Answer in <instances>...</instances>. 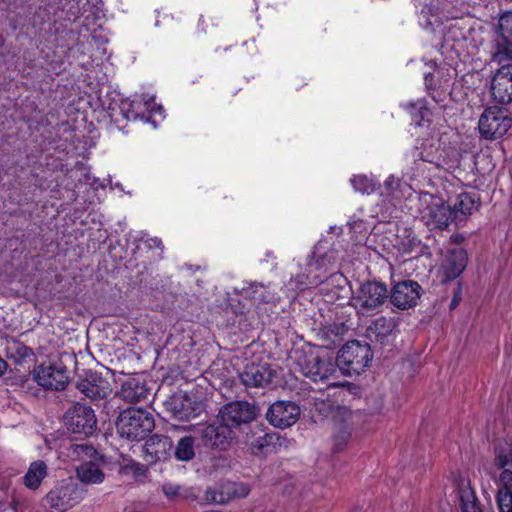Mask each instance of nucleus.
Wrapping results in <instances>:
<instances>
[{
	"label": "nucleus",
	"instance_id": "obj_1",
	"mask_svg": "<svg viewBox=\"0 0 512 512\" xmlns=\"http://www.w3.org/2000/svg\"><path fill=\"white\" fill-rule=\"evenodd\" d=\"M335 263L333 252L321 253L318 247L308 256L302 272L291 278L289 285L295 291H303L316 287L323 282V278L330 272Z\"/></svg>",
	"mask_w": 512,
	"mask_h": 512
},
{
	"label": "nucleus",
	"instance_id": "obj_2",
	"mask_svg": "<svg viewBox=\"0 0 512 512\" xmlns=\"http://www.w3.org/2000/svg\"><path fill=\"white\" fill-rule=\"evenodd\" d=\"M154 424L153 416L146 410L129 408L120 413L116 426L121 437L138 441L152 431Z\"/></svg>",
	"mask_w": 512,
	"mask_h": 512
},
{
	"label": "nucleus",
	"instance_id": "obj_3",
	"mask_svg": "<svg viewBox=\"0 0 512 512\" xmlns=\"http://www.w3.org/2000/svg\"><path fill=\"white\" fill-rule=\"evenodd\" d=\"M419 214L430 230L446 229L453 221L451 206L439 196L428 192L419 195Z\"/></svg>",
	"mask_w": 512,
	"mask_h": 512
},
{
	"label": "nucleus",
	"instance_id": "obj_4",
	"mask_svg": "<svg viewBox=\"0 0 512 512\" xmlns=\"http://www.w3.org/2000/svg\"><path fill=\"white\" fill-rule=\"evenodd\" d=\"M372 357L373 355L368 343L352 340L339 350L336 365L344 374L359 375L368 367Z\"/></svg>",
	"mask_w": 512,
	"mask_h": 512
},
{
	"label": "nucleus",
	"instance_id": "obj_5",
	"mask_svg": "<svg viewBox=\"0 0 512 512\" xmlns=\"http://www.w3.org/2000/svg\"><path fill=\"white\" fill-rule=\"evenodd\" d=\"M511 126L512 118L496 106L486 108L478 122L480 134L487 140L501 138Z\"/></svg>",
	"mask_w": 512,
	"mask_h": 512
},
{
	"label": "nucleus",
	"instance_id": "obj_6",
	"mask_svg": "<svg viewBox=\"0 0 512 512\" xmlns=\"http://www.w3.org/2000/svg\"><path fill=\"white\" fill-rule=\"evenodd\" d=\"M32 376L39 386L52 391L64 390L69 382L68 370L62 363H41L34 367Z\"/></svg>",
	"mask_w": 512,
	"mask_h": 512
},
{
	"label": "nucleus",
	"instance_id": "obj_7",
	"mask_svg": "<svg viewBox=\"0 0 512 512\" xmlns=\"http://www.w3.org/2000/svg\"><path fill=\"white\" fill-rule=\"evenodd\" d=\"M258 415V409L248 401H232L223 405L218 412V419L231 429L252 422Z\"/></svg>",
	"mask_w": 512,
	"mask_h": 512
},
{
	"label": "nucleus",
	"instance_id": "obj_8",
	"mask_svg": "<svg viewBox=\"0 0 512 512\" xmlns=\"http://www.w3.org/2000/svg\"><path fill=\"white\" fill-rule=\"evenodd\" d=\"M65 424L74 434L90 436L96 430L97 418L91 407L76 403L66 411Z\"/></svg>",
	"mask_w": 512,
	"mask_h": 512
},
{
	"label": "nucleus",
	"instance_id": "obj_9",
	"mask_svg": "<svg viewBox=\"0 0 512 512\" xmlns=\"http://www.w3.org/2000/svg\"><path fill=\"white\" fill-rule=\"evenodd\" d=\"M85 491L73 482L61 483L53 488L45 497L46 503L56 512H64L81 502Z\"/></svg>",
	"mask_w": 512,
	"mask_h": 512
},
{
	"label": "nucleus",
	"instance_id": "obj_10",
	"mask_svg": "<svg viewBox=\"0 0 512 512\" xmlns=\"http://www.w3.org/2000/svg\"><path fill=\"white\" fill-rule=\"evenodd\" d=\"M512 59V11L505 12L498 21V35L493 42L491 60L495 63Z\"/></svg>",
	"mask_w": 512,
	"mask_h": 512
},
{
	"label": "nucleus",
	"instance_id": "obj_11",
	"mask_svg": "<svg viewBox=\"0 0 512 512\" xmlns=\"http://www.w3.org/2000/svg\"><path fill=\"white\" fill-rule=\"evenodd\" d=\"M490 83V94L494 102L507 105L512 102V59L498 63Z\"/></svg>",
	"mask_w": 512,
	"mask_h": 512
},
{
	"label": "nucleus",
	"instance_id": "obj_12",
	"mask_svg": "<svg viewBox=\"0 0 512 512\" xmlns=\"http://www.w3.org/2000/svg\"><path fill=\"white\" fill-rule=\"evenodd\" d=\"M388 298L385 284L377 281L363 283L354 297L356 307L364 311H375L382 306Z\"/></svg>",
	"mask_w": 512,
	"mask_h": 512
},
{
	"label": "nucleus",
	"instance_id": "obj_13",
	"mask_svg": "<svg viewBox=\"0 0 512 512\" xmlns=\"http://www.w3.org/2000/svg\"><path fill=\"white\" fill-rule=\"evenodd\" d=\"M298 366L300 372L314 382L329 381L338 372L336 362L312 354L305 357L303 362H299Z\"/></svg>",
	"mask_w": 512,
	"mask_h": 512
},
{
	"label": "nucleus",
	"instance_id": "obj_14",
	"mask_svg": "<svg viewBox=\"0 0 512 512\" xmlns=\"http://www.w3.org/2000/svg\"><path fill=\"white\" fill-rule=\"evenodd\" d=\"M301 414L300 407L292 401H276L266 413V419L275 428L286 429L295 424Z\"/></svg>",
	"mask_w": 512,
	"mask_h": 512
},
{
	"label": "nucleus",
	"instance_id": "obj_15",
	"mask_svg": "<svg viewBox=\"0 0 512 512\" xmlns=\"http://www.w3.org/2000/svg\"><path fill=\"white\" fill-rule=\"evenodd\" d=\"M421 291L422 288L416 281L404 280L393 286L390 301L398 309H409L417 304Z\"/></svg>",
	"mask_w": 512,
	"mask_h": 512
},
{
	"label": "nucleus",
	"instance_id": "obj_16",
	"mask_svg": "<svg viewBox=\"0 0 512 512\" xmlns=\"http://www.w3.org/2000/svg\"><path fill=\"white\" fill-rule=\"evenodd\" d=\"M164 406L174 419L180 421H189L197 417L201 411L198 403L181 393L170 396L164 402Z\"/></svg>",
	"mask_w": 512,
	"mask_h": 512
},
{
	"label": "nucleus",
	"instance_id": "obj_17",
	"mask_svg": "<svg viewBox=\"0 0 512 512\" xmlns=\"http://www.w3.org/2000/svg\"><path fill=\"white\" fill-rule=\"evenodd\" d=\"M76 388L91 399L105 398L112 390L108 380L91 370L86 371L84 377L76 382Z\"/></svg>",
	"mask_w": 512,
	"mask_h": 512
},
{
	"label": "nucleus",
	"instance_id": "obj_18",
	"mask_svg": "<svg viewBox=\"0 0 512 512\" xmlns=\"http://www.w3.org/2000/svg\"><path fill=\"white\" fill-rule=\"evenodd\" d=\"M173 442L170 437L154 434L143 445L144 460L149 464L165 461L170 458Z\"/></svg>",
	"mask_w": 512,
	"mask_h": 512
},
{
	"label": "nucleus",
	"instance_id": "obj_19",
	"mask_svg": "<svg viewBox=\"0 0 512 512\" xmlns=\"http://www.w3.org/2000/svg\"><path fill=\"white\" fill-rule=\"evenodd\" d=\"M274 374L267 365H249L240 373L241 382L246 387H263L268 385Z\"/></svg>",
	"mask_w": 512,
	"mask_h": 512
},
{
	"label": "nucleus",
	"instance_id": "obj_20",
	"mask_svg": "<svg viewBox=\"0 0 512 512\" xmlns=\"http://www.w3.org/2000/svg\"><path fill=\"white\" fill-rule=\"evenodd\" d=\"M480 206L479 198L472 193H460L453 206L451 214L454 222L463 221L468 215L473 214Z\"/></svg>",
	"mask_w": 512,
	"mask_h": 512
},
{
	"label": "nucleus",
	"instance_id": "obj_21",
	"mask_svg": "<svg viewBox=\"0 0 512 512\" xmlns=\"http://www.w3.org/2000/svg\"><path fill=\"white\" fill-rule=\"evenodd\" d=\"M150 393L146 382L138 376L129 377L121 386L120 396L131 403L146 400Z\"/></svg>",
	"mask_w": 512,
	"mask_h": 512
},
{
	"label": "nucleus",
	"instance_id": "obj_22",
	"mask_svg": "<svg viewBox=\"0 0 512 512\" xmlns=\"http://www.w3.org/2000/svg\"><path fill=\"white\" fill-rule=\"evenodd\" d=\"M467 253L462 248L451 250L443 263V272L446 281L456 279L466 268Z\"/></svg>",
	"mask_w": 512,
	"mask_h": 512
},
{
	"label": "nucleus",
	"instance_id": "obj_23",
	"mask_svg": "<svg viewBox=\"0 0 512 512\" xmlns=\"http://www.w3.org/2000/svg\"><path fill=\"white\" fill-rule=\"evenodd\" d=\"M202 437L206 444L225 449L232 439V429L224 424H211L202 430Z\"/></svg>",
	"mask_w": 512,
	"mask_h": 512
},
{
	"label": "nucleus",
	"instance_id": "obj_24",
	"mask_svg": "<svg viewBox=\"0 0 512 512\" xmlns=\"http://www.w3.org/2000/svg\"><path fill=\"white\" fill-rule=\"evenodd\" d=\"M106 464L102 455V460H92L90 462L81 463L77 467L76 473L79 480L86 484H100L104 481L105 474L102 467Z\"/></svg>",
	"mask_w": 512,
	"mask_h": 512
},
{
	"label": "nucleus",
	"instance_id": "obj_25",
	"mask_svg": "<svg viewBox=\"0 0 512 512\" xmlns=\"http://www.w3.org/2000/svg\"><path fill=\"white\" fill-rule=\"evenodd\" d=\"M395 328L392 318L384 316L375 319L366 329L365 336L371 342L384 344Z\"/></svg>",
	"mask_w": 512,
	"mask_h": 512
},
{
	"label": "nucleus",
	"instance_id": "obj_26",
	"mask_svg": "<svg viewBox=\"0 0 512 512\" xmlns=\"http://www.w3.org/2000/svg\"><path fill=\"white\" fill-rule=\"evenodd\" d=\"M243 295L257 303L276 304L280 300L274 289L258 282L250 283L247 287H244Z\"/></svg>",
	"mask_w": 512,
	"mask_h": 512
},
{
	"label": "nucleus",
	"instance_id": "obj_27",
	"mask_svg": "<svg viewBox=\"0 0 512 512\" xmlns=\"http://www.w3.org/2000/svg\"><path fill=\"white\" fill-rule=\"evenodd\" d=\"M47 475V464L43 460L33 461L23 477V484L30 490H37Z\"/></svg>",
	"mask_w": 512,
	"mask_h": 512
},
{
	"label": "nucleus",
	"instance_id": "obj_28",
	"mask_svg": "<svg viewBox=\"0 0 512 512\" xmlns=\"http://www.w3.org/2000/svg\"><path fill=\"white\" fill-rule=\"evenodd\" d=\"M347 284V278L340 272H333L325 275L323 282L320 283V292L325 295L336 296L340 290H343Z\"/></svg>",
	"mask_w": 512,
	"mask_h": 512
},
{
	"label": "nucleus",
	"instance_id": "obj_29",
	"mask_svg": "<svg viewBox=\"0 0 512 512\" xmlns=\"http://www.w3.org/2000/svg\"><path fill=\"white\" fill-rule=\"evenodd\" d=\"M68 455L73 461H80L81 463L90 462L94 459L102 460V455L92 445L86 443L71 445Z\"/></svg>",
	"mask_w": 512,
	"mask_h": 512
},
{
	"label": "nucleus",
	"instance_id": "obj_30",
	"mask_svg": "<svg viewBox=\"0 0 512 512\" xmlns=\"http://www.w3.org/2000/svg\"><path fill=\"white\" fill-rule=\"evenodd\" d=\"M410 187L406 183L390 175L385 181L381 195L390 198V201H398L403 197L404 191Z\"/></svg>",
	"mask_w": 512,
	"mask_h": 512
},
{
	"label": "nucleus",
	"instance_id": "obj_31",
	"mask_svg": "<svg viewBox=\"0 0 512 512\" xmlns=\"http://www.w3.org/2000/svg\"><path fill=\"white\" fill-rule=\"evenodd\" d=\"M174 456L178 461H190L195 457V438L184 436L177 442Z\"/></svg>",
	"mask_w": 512,
	"mask_h": 512
},
{
	"label": "nucleus",
	"instance_id": "obj_32",
	"mask_svg": "<svg viewBox=\"0 0 512 512\" xmlns=\"http://www.w3.org/2000/svg\"><path fill=\"white\" fill-rule=\"evenodd\" d=\"M8 353L16 363H22L27 358L34 356L33 350L21 342L13 341L8 346Z\"/></svg>",
	"mask_w": 512,
	"mask_h": 512
},
{
	"label": "nucleus",
	"instance_id": "obj_33",
	"mask_svg": "<svg viewBox=\"0 0 512 512\" xmlns=\"http://www.w3.org/2000/svg\"><path fill=\"white\" fill-rule=\"evenodd\" d=\"M279 439L276 433H264L257 436L250 443V447L254 454L263 453L269 446L273 445Z\"/></svg>",
	"mask_w": 512,
	"mask_h": 512
},
{
	"label": "nucleus",
	"instance_id": "obj_34",
	"mask_svg": "<svg viewBox=\"0 0 512 512\" xmlns=\"http://www.w3.org/2000/svg\"><path fill=\"white\" fill-rule=\"evenodd\" d=\"M354 190L362 194H371L376 190V183L365 175H355L350 180Z\"/></svg>",
	"mask_w": 512,
	"mask_h": 512
},
{
	"label": "nucleus",
	"instance_id": "obj_35",
	"mask_svg": "<svg viewBox=\"0 0 512 512\" xmlns=\"http://www.w3.org/2000/svg\"><path fill=\"white\" fill-rule=\"evenodd\" d=\"M143 104L141 101L132 100L124 101L121 104V112L127 120L143 119L144 116L140 114Z\"/></svg>",
	"mask_w": 512,
	"mask_h": 512
},
{
	"label": "nucleus",
	"instance_id": "obj_36",
	"mask_svg": "<svg viewBox=\"0 0 512 512\" xmlns=\"http://www.w3.org/2000/svg\"><path fill=\"white\" fill-rule=\"evenodd\" d=\"M495 464L499 468L512 467V445L498 448Z\"/></svg>",
	"mask_w": 512,
	"mask_h": 512
},
{
	"label": "nucleus",
	"instance_id": "obj_37",
	"mask_svg": "<svg viewBox=\"0 0 512 512\" xmlns=\"http://www.w3.org/2000/svg\"><path fill=\"white\" fill-rule=\"evenodd\" d=\"M461 501L463 512H483L473 492H464Z\"/></svg>",
	"mask_w": 512,
	"mask_h": 512
},
{
	"label": "nucleus",
	"instance_id": "obj_38",
	"mask_svg": "<svg viewBox=\"0 0 512 512\" xmlns=\"http://www.w3.org/2000/svg\"><path fill=\"white\" fill-rule=\"evenodd\" d=\"M497 504L499 512H512V491L498 490Z\"/></svg>",
	"mask_w": 512,
	"mask_h": 512
},
{
	"label": "nucleus",
	"instance_id": "obj_39",
	"mask_svg": "<svg viewBox=\"0 0 512 512\" xmlns=\"http://www.w3.org/2000/svg\"><path fill=\"white\" fill-rule=\"evenodd\" d=\"M119 474L120 475H131L134 478H137L144 474V467L140 463L130 460L126 464L120 466Z\"/></svg>",
	"mask_w": 512,
	"mask_h": 512
},
{
	"label": "nucleus",
	"instance_id": "obj_40",
	"mask_svg": "<svg viewBox=\"0 0 512 512\" xmlns=\"http://www.w3.org/2000/svg\"><path fill=\"white\" fill-rule=\"evenodd\" d=\"M351 437V428L349 426H343L335 434V445L337 450L341 449V446L345 444Z\"/></svg>",
	"mask_w": 512,
	"mask_h": 512
},
{
	"label": "nucleus",
	"instance_id": "obj_41",
	"mask_svg": "<svg viewBox=\"0 0 512 512\" xmlns=\"http://www.w3.org/2000/svg\"><path fill=\"white\" fill-rule=\"evenodd\" d=\"M503 471L500 474L499 482L500 487L498 490H510L512 491V471L510 469L502 468Z\"/></svg>",
	"mask_w": 512,
	"mask_h": 512
},
{
	"label": "nucleus",
	"instance_id": "obj_42",
	"mask_svg": "<svg viewBox=\"0 0 512 512\" xmlns=\"http://www.w3.org/2000/svg\"><path fill=\"white\" fill-rule=\"evenodd\" d=\"M408 108L411 114L414 113L415 109H418L421 119H423L428 112V110L424 107L422 101H418L417 103H410Z\"/></svg>",
	"mask_w": 512,
	"mask_h": 512
},
{
	"label": "nucleus",
	"instance_id": "obj_43",
	"mask_svg": "<svg viewBox=\"0 0 512 512\" xmlns=\"http://www.w3.org/2000/svg\"><path fill=\"white\" fill-rule=\"evenodd\" d=\"M206 499L210 500L211 502H214V503L224 502V497L222 494H218L215 491H210V490L206 492Z\"/></svg>",
	"mask_w": 512,
	"mask_h": 512
},
{
	"label": "nucleus",
	"instance_id": "obj_44",
	"mask_svg": "<svg viewBox=\"0 0 512 512\" xmlns=\"http://www.w3.org/2000/svg\"><path fill=\"white\" fill-rule=\"evenodd\" d=\"M163 492L167 497L171 498L178 495L179 487L173 485H164Z\"/></svg>",
	"mask_w": 512,
	"mask_h": 512
},
{
	"label": "nucleus",
	"instance_id": "obj_45",
	"mask_svg": "<svg viewBox=\"0 0 512 512\" xmlns=\"http://www.w3.org/2000/svg\"><path fill=\"white\" fill-rule=\"evenodd\" d=\"M147 245L149 248H158L159 250H163L164 246H163V243L161 241V239L155 237V238H151L147 241Z\"/></svg>",
	"mask_w": 512,
	"mask_h": 512
},
{
	"label": "nucleus",
	"instance_id": "obj_46",
	"mask_svg": "<svg viewBox=\"0 0 512 512\" xmlns=\"http://www.w3.org/2000/svg\"><path fill=\"white\" fill-rule=\"evenodd\" d=\"M234 493H237L239 497H245L249 493V489L245 485H238L237 489L233 491Z\"/></svg>",
	"mask_w": 512,
	"mask_h": 512
},
{
	"label": "nucleus",
	"instance_id": "obj_47",
	"mask_svg": "<svg viewBox=\"0 0 512 512\" xmlns=\"http://www.w3.org/2000/svg\"><path fill=\"white\" fill-rule=\"evenodd\" d=\"M425 85L428 89L433 87V76L431 73L424 74Z\"/></svg>",
	"mask_w": 512,
	"mask_h": 512
},
{
	"label": "nucleus",
	"instance_id": "obj_48",
	"mask_svg": "<svg viewBox=\"0 0 512 512\" xmlns=\"http://www.w3.org/2000/svg\"><path fill=\"white\" fill-rule=\"evenodd\" d=\"M7 369V363L0 357V376L4 374Z\"/></svg>",
	"mask_w": 512,
	"mask_h": 512
},
{
	"label": "nucleus",
	"instance_id": "obj_49",
	"mask_svg": "<svg viewBox=\"0 0 512 512\" xmlns=\"http://www.w3.org/2000/svg\"><path fill=\"white\" fill-rule=\"evenodd\" d=\"M343 384L341 383H338V382H328L327 383V387H338V386H342Z\"/></svg>",
	"mask_w": 512,
	"mask_h": 512
},
{
	"label": "nucleus",
	"instance_id": "obj_50",
	"mask_svg": "<svg viewBox=\"0 0 512 512\" xmlns=\"http://www.w3.org/2000/svg\"><path fill=\"white\" fill-rule=\"evenodd\" d=\"M421 159H422L423 161L430 162V163H433V162H434V161H433L432 159H430L429 157H424V156H422V157H421Z\"/></svg>",
	"mask_w": 512,
	"mask_h": 512
},
{
	"label": "nucleus",
	"instance_id": "obj_51",
	"mask_svg": "<svg viewBox=\"0 0 512 512\" xmlns=\"http://www.w3.org/2000/svg\"><path fill=\"white\" fill-rule=\"evenodd\" d=\"M456 305H457V300L454 298V299L452 300L451 306L453 307V306H456Z\"/></svg>",
	"mask_w": 512,
	"mask_h": 512
}]
</instances>
